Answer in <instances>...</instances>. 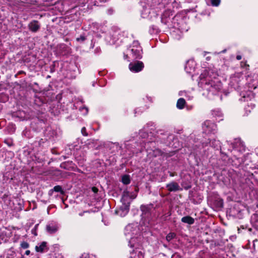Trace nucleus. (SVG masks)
I'll use <instances>...</instances> for the list:
<instances>
[{
	"label": "nucleus",
	"mask_w": 258,
	"mask_h": 258,
	"mask_svg": "<svg viewBox=\"0 0 258 258\" xmlns=\"http://www.w3.org/2000/svg\"><path fill=\"white\" fill-rule=\"evenodd\" d=\"M155 130V124L152 122H148L143 128L140 130L139 138L140 139H147L148 145L165 144L167 146H171L170 141H176L177 139L174 138V135L170 134L163 130ZM173 146V145H172Z\"/></svg>",
	"instance_id": "1"
},
{
	"label": "nucleus",
	"mask_w": 258,
	"mask_h": 258,
	"mask_svg": "<svg viewBox=\"0 0 258 258\" xmlns=\"http://www.w3.org/2000/svg\"><path fill=\"white\" fill-rule=\"evenodd\" d=\"M218 75L213 70H205L198 80V86L203 96L212 99L221 88V83L218 80Z\"/></svg>",
	"instance_id": "2"
},
{
	"label": "nucleus",
	"mask_w": 258,
	"mask_h": 258,
	"mask_svg": "<svg viewBox=\"0 0 258 258\" xmlns=\"http://www.w3.org/2000/svg\"><path fill=\"white\" fill-rule=\"evenodd\" d=\"M173 12L167 8L164 10L161 17V22L162 24L167 25L168 28H172L171 34L172 36L176 39H179L184 32L188 31L189 27L186 23L187 18L181 15H176L172 19Z\"/></svg>",
	"instance_id": "3"
},
{
	"label": "nucleus",
	"mask_w": 258,
	"mask_h": 258,
	"mask_svg": "<svg viewBox=\"0 0 258 258\" xmlns=\"http://www.w3.org/2000/svg\"><path fill=\"white\" fill-rule=\"evenodd\" d=\"M241 79L237 76H232L230 78V85L231 87L237 90L239 93V101L246 102L251 101L254 98V95L252 93V90H254L257 86V82L253 81L251 83H248L245 87L240 86Z\"/></svg>",
	"instance_id": "4"
},
{
	"label": "nucleus",
	"mask_w": 258,
	"mask_h": 258,
	"mask_svg": "<svg viewBox=\"0 0 258 258\" xmlns=\"http://www.w3.org/2000/svg\"><path fill=\"white\" fill-rule=\"evenodd\" d=\"M139 228L138 223L128 224L125 228L124 234L129 239L128 245L131 247L134 248L132 255L136 254V249L143 250L145 252L142 245L143 237L139 234Z\"/></svg>",
	"instance_id": "5"
},
{
	"label": "nucleus",
	"mask_w": 258,
	"mask_h": 258,
	"mask_svg": "<svg viewBox=\"0 0 258 258\" xmlns=\"http://www.w3.org/2000/svg\"><path fill=\"white\" fill-rule=\"evenodd\" d=\"M156 144H151L149 143L148 145L147 143V139H142L140 144L137 142L136 146V149L131 150L130 155L137 154L141 152L145 149L146 151L147 156L149 158L156 157L160 156H163V157H171L174 155V151L169 152L168 153H164L162 150L155 147Z\"/></svg>",
	"instance_id": "6"
},
{
	"label": "nucleus",
	"mask_w": 258,
	"mask_h": 258,
	"mask_svg": "<svg viewBox=\"0 0 258 258\" xmlns=\"http://www.w3.org/2000/svg\"><path fill=\"white\" fill-rule=\"evenodd\" d=\"M136 140L132 139L124 142L125 150L117 142H108L105 144V147L110 150L112 153L119 152L121 155H127V157H131L134 154L130 155L129 153H131V150L136 149Z\"/></svg>",
	"instance_id": "7"
},
{
	"label": "nucleus",
	"mask_w": 258,
	"mask_h": 258,
	"mask_svg": "<svg viewBox=\"0 0 258 258\" xmlns=\"http://www.w3.org/2000/svg\"><path fill=\"white\" fill-rule=\"evenodd\" d=\"M143 50L138 41H134L133 44L124 52L123 58L127 61L142 58Z\"/></svg>",
	"instance_id": "8"
},
{
	"label": "nucleus",
	"mask_w": 258,
	"mask_h": 258,
	"mask_svg": "<svg viewBox=\"0 0 258 258\" xmlns=\"http://www.w3.org/2000/svg\"><path fill=\"white\" fill-rule=\"evenodd\" d=\"M141 210L142 212L143 223L147 227H151L154 225L152 219L155 214V207L152 204L142 205Z\"/></svg>",
	"instance_id": "9"
},
{
	"label": "nucleus",
	"mask_w": 258,
	"mask_h": 258,
	"mask_svg": "<svg viewBox=\"0 0 258 258\" xmlns=\"http://www.w3.org/2000/svg\"><path fill=\"white\" fill-rule=\"evenodd\" d=\"M61 5L62 8L60 10L61 11L64 12L66 16L69 15L73 13L72 9L74 5L77 4L78 0H61Z\"/></svg>",
	"instance_id": "10"
},
{
	"label": "nucleus",
	"mask_w": 258,
	"mask_h": 258,
	"mask_svg": "<svg viewBox=\"0 0 258 258\" xmlns=\"http://www.w3.org/2000/svg\"><path fill=\"white\" fill-rule=\"evenodd\" d=\"M203 133L207 135L215 134L217 130V125L212 121L206 120L202 125Z\"/></svg>",
	"instance_id": "11"
},
{
	"label": "nucleus",
	"mask_w": 258,
	"mask_h": 258,
	"mask_svg": "<svg viewBox=\"0 0 258 258\" xmlns=\"http://www.w3.org/2000/svg\"><path fill=\"white\" fill-rule=\"evenodd\" d=\"M231 146L234 151H237L240 153H243L245 151L246 147L243 141L240 139H235L234 141L231 143Z\"/></svg>",
	"instance_id": "12"
},
{
	"label": "nucleus",
	"mask_w": 258,
	"mask_h": 258,
	"mask_svg": "<svg viewBox=\"0 0 258 258\" xmlns=\"http://www.w3.org/2000/svg\"><path fill=\"white\" fill-rule=\"evenodd\" d=\"M136 196L127 190H124L122 195V198L121 199V202L122 204L130 206L131 202L132 200L136 198Z\"/></svg>",
	"instance_id": "13"
},
{
	"label": "nucleus",
	"mask_w": 258,
	"mask_h": 258,
	"mask_svg": "<svg viewBox=\"0 0 258 258\" xmlns=\"http://www.w3.org/2000/svg\"><path fill=\"white\" fill-rule=\"evenodd\" d=\"M128 68L131 72L133 73H138L143 69L144 64L142 61H137L131 62L129 64Z\"/></svg>",
	"instance_id": "14"
},
{
	"label": "nucleus",
	"mask_w": 258,
	"mask_h": 258,
	"mask_svg": "<svg viewBox=\"0 0 258 258\" xmlns=\"http://www.w3.org/2000/svg\"><path fill=\"white\" fill-rule=\"evenodd\" d=\"M119 33L118 32H113L112 34H107L105 37V41L109 45H113L116 43L118 40Z\"/></svg>",
	"instance_id": "15"
},
{
	"label": "nucleus",
	"mask_w": 258,
	"mask_h": 258,
	"mask_svg": "<svg viewBox=\"0 0 258 258\" xmlns=\"http://www.w3.org/2000/svg\"><path fill=\"white\" fill-rule=\"evenodd\" d=\"M28 27L31 32L36 33L40 29L41 25L38 21L33 20L28 24Z\"/></svg>",
	"instance_id": "16"
},
{
	"label": "nucleus",
	"mask_w": 258,
	"mask_h": 258,
	"mask_svg": "<svg viewBox=\"0 0 258 258\" xmlns=\"http://www.w3.org/2000/svg\"><path fill=\"white\" fill-rule=\"evenodd\" d=\"M59 229L58 224L54 221L49 223L46 226V230L50 234L55 233Z\"/></svg>",
	"instance_id": "17"
},
{
	"label": "nucleus",
	"mask_w": 258,
	"mask_h": 258,
	"mask_svg": "<svg viewBox=\"0 0 258 258\" xmlns=\"http://www.w3.org/2000/svg\"><path fill=\"white\" fill-rule=\"evenodd\" d=\"M196 62L193 59H189L186 62L185 66V71L187 73H191L195 71Z\"/></svg>",
	"instance_id": "18"
},
{
	"label": "nucleus",
	"mask_w": 258,
	"mask_h": 258,
	"mask_svg": "<svg viewBox=\"0 0 258 258\" xmlns=\"http://www.w3.org/2000/svg\"><path fill=\"white\" fill-rule=\"evenodd\" d=\"M166 187L167 188V189L170 192H175L182 190V188L180 187L179 184L174 181H172L167 184Z\"/></svg>",
	"instance_id": "19"
},
{
	"label": "nucleus",
	"mask_w": 258,
	"mask_h": 258,
	"mask_svg": "<svg viewBox=\"0 0 258 258\" xmlns=\"http://www.w3.org/2000/svg\"><path fill=\"white\" fill-rule=\"evenodd\" d=\"M130 206L122 204L119 209L116 211V213L121 217H124L128 212Z\"/></svg>",
	"instance_id": "20"
},
{
	"label": "nucleus",
	"mask_w": 258,
	"mask_h": 258,
	"mask_svg": "<svg viewBox=\"0 0 258 258\" xmlns=\"http://www.w3.org/2000/svg\"><path fill=\"white\" fill-rule=\"evenodd\" d=\"M212 115L213 117L219 121L223 120V114L220 109H215L212 111Z\"/></svg>",
	"instance_id": "21"
},
{
	"label": "nucleus",
	"mask_w": 258,
	"mask_h": 258,
	"mask_svg": "<svg viewBox=\"0 0 258 258\" xmlns=\"http://www.w3.org/2000/svg\"><path fill=\"white\" fill-rule=\"evenodd\" d=\"M210 144L211 146L213 147L214 148H217L220 146V142L219 141H217L215 139L213 140L212 141H210L208 142H203L202 146L203 147L208 146V144Z\"/></svg>",
	"instance_id": "22"
},
{
	"label": "nucleus",
	"mask_w": 258,
	"mask_h": 258,
	"mask_svg": "<svg viewBox=\"0 0 258 258\" xmlns=\"http://www.w3.org/2000/svg\"><path fill=\"white\" fill-rule=\"evenodd\" d=\"M213 204L218 208H221L223 206V201L219 196H216L213 200Z\"/></svg>",
	"instance_id": "23"
},
{
	"label": "nucleus",
	"mask_w": 258,
	"mask_h": 258,
	"mask_svg": "<svg viewBox=\"0 0 258 258\" xmlns=\"http://www.w3.org/2000/svg\"><path fill=\"white\" fill-rule=\"evenodd\" d=\"M181 221L182 222L187 223L189 225H192L195 223V219L189 216L183 217Z\"/></svg>",
	"instance_id": "24"
},
{
	"label": "nucleus",
	"mask_w": 258,
	"mask_h": 258,
	"mask_svg": "<svg viewBox=\"0 0 258 258\" xmlns=\"http://www.w3.org/2000/svg\"><path fill=\"white\" fill-rule=\"evenodd\" d=\"M171 2L172 0H158V6L157 8H165L166 6H167V5H168Z\"/></svg>",
	"instance_id": "25"
},
{
	"label": "nucleus",
	"mask_w": 258,
	"mask_h": 258,
	"mask_svg": "<svg viewBox=\"0 0 258 258\" xmlns=\"http://www.w3.org/2000/svg\"><path fill=\"white\" fill-rule=\"evenodd\" d=\"M46 242H42L39 245H36L35 246V250L37 252H43L44 249L46 247Z\"/></svg>",
	"instance_id": "26"
},
{
	"label": "nucleus",
	"mask_w": 258,
	"mask_h": 258,
	"mask_svg": "<svg viewBox=\"0 0 258 258\" xmlns=\"http://www.w3.org/2000/svg\"><path fill=\"white\" fill-rule=\"evenodd\" d=\"M185 104V101L183 98H179L176 103V107L179 109H182L184 108Z\"/></svg>",
	"instance_id": "27"
},
{
	"label": "nucleus",
	"mask_w": 258,
	"mask_h": 258,
	"mask_svg": "<svg viewBox=\"0 0 258 258\" xmlns=\"http://www.w3.org/2000/svg\"><path fill=\"white\" fill-rule=\"evenodd\" d=\"M255 105L253 103H250V105L248 104L244 108L245 113L244 115H248L251 112V109H253Z\"/></svg>",
	"instance_id": "28"
},
{
	"label": "nucleus",
	"mask_w": 258,
	"mask_h": 258,
	"mask_svg": "<svg viewBox=\"0 0 258 258\" xmlns=\"http://www.w3.org/2000/svg\"><path fill=\"white\" fill-rule=\"evenodd\" d=\"M130 258H144V252L143 250H139L137 249L135 256L134 257L131 256Z\"/></svg>",
	"instance_id": "29"
},
{
	"label": "nucleus",
	"mask_w": 258,
	"mask_h": 258,
	"mask_svg": "<svg viewBox=\"0 0 258 258\" xmlns=\"http://www.w3.org/2000/svg\"><path fill=\"white\" fill-rule=\"evenodd\" d=\"M121 181L124 184H128L131 182L130 176L125 174L121 177Z\"/></svg>",
	"instance_id": "30"
},
{
	"label": "nucleus",
	"mask_w": 258,
	"mask_h": 258,
	"mask_svg": "<svg viewBox=\"0 0 258 258\" xmlns=\"http://www.w3.org/2000/svg\"><path fill=\"white\" fill-rule=\"evenodd\" d=\"M175 233L173 232H170L167 235L166 239L168 241H170L172 239H173L175 237Z\"/></svg>",
	"instance_id": "31"
},
{
	"label": "nucleus",
	"mask_w": 258,
	"mask_h": 258,
	"mask_svg": "<svg viewBox=\"0 0 258 258\" xmlns=\"http://www.w3.org/2000/svg\"><path fill=\"white\" fill-rule=\"evenodd\" d=\"M53 190L55 192H59L61 194L64 193L62 189V187L60 185H56L53 188Z\"/></svg>",
	"instance_id": "32"
},
{
	"label": "nucleus",
	"mask_w": 258,
	"mask_h": 258,
	"mask_svg": "<svg viewBox=\"0 0 258 258\" xmlns=\"http://www.w3.org/2000/svg\"><path fill=\"white\" fill-rule=\"evenodd\" d=\"M86 37L84 35H82L79 37H77L76 38L77 41L80 42V43L84 42L86 40Z\"/></svg>",
	"instance_id": "33"
},
{
	"label": "nucleus",
	"mask_w": 258,
	"mask_h": 258,
	"mask_svg": "<svg viewBox=\"0 0 258 258\" xmlns=\"http://www.w3.org/2000/svg\"><path fill=\"white\" fill-rule=\"evenodd\" d=\"M211 2L213 6L217 7L220 5L221 0H211Z\"/></svg>",
	"instance_id": "34"
},
{
	"label": "nucleus",
	"mask_w": 258,
	"mask_h": 258,
	"mask_svg": "<svg viewBox=\"0 0 258 258\" xmlns=\"http://www.w3.org/2000/svg\"><path fill=\"white\" fill-rule=\"evenodd\" d=\"M21 246L24 249H26L29 247V244L28 242L23 241L21 243Z\"/></svg>",
	"instance_id": "35"
},
{
	"label": "nucleus",
	"mask_w": 258,
	"mask_h": 258,
	"mask_svg": "<svg viewBox=\"0 0 258 258\" xmlns=\"http://www.w3.org/2000/svg\"><path fill=\"white\" fill-rule=\"evenodd\" d=\"M39 224H36L34 226V227L31 230V232L33 234H34L35 236H36L37 235L36 231L38 228Z\"/></svg>",
	"instance_id": "36"
},
{
	"label": "nucleus",
	"mask_w": 258,
	"mask_h": 258,
	"mask_svg": "<svg viewBox=\"0 0 258 258\" xmlns=\"http://www.w3.org/2000/svg\"><path fill=\"white\" fill-rule=\"evenodd\" d=\"M80 110L82 112L84 115H86L88 113V110L86 107H81L80 108Z\"/></svg>",
	"instance_id": "37"
},
{
	"label": "nucleus",
	"mask_w": 258,
	"mask_h": 258,
	"mask_svg": "<svg viewBox=\"0 0 258 258\" xmlns=\"http://www.w3.org/2000/svg\"><path fill=\"white\" fill-rule=\"evenodd\" d=\"M81 133L82 134V135L84 136H88V134L86 132V127H83L82 130H81Z\"/></svg>",
	"instance_id": "38"
},
{
	"label": "nucleus",
	"mask_w": 258,
	"mask_h": 258,
	"mask_svg": "<svg viewBox=\"0 0 258 258\" xmlns=\"http://www.w3.org/2000/svg\"><path fill=\"white\" fill-rule=\"evenodd\" d=\"M179 95L180 96H185V97H187V93L184 91H180Z\"/></svg>",
	"instance_id": "39"
},
{
	"label": "nucleus",
	"mask_w": 258,
	"mask_h": 258,
	"mask_svg": "<svg viewBox=\"0 0 258 258\" xmlns=\"http://www.w3.org/2000/svg\"><path fill=\"white\" fill-rule=\"evenodd\" d=\"M92 191L94 193L96 194V193H97V192H98V188H97V187H96L94 186V187H92Z\"/></svg>",
	"instance_id": "40"
},
{
	"label": "nucleus",
	"mask_w": 258,
	"mask_h": 258,
	"mask_svg": "<svg viewBox=\"0 0 258 258\" xmlns=\"http://www.w3.org/2000/svg\"><path fill=\"white\" fill-rule=\"evenodd\" d=\"M53 192H54V190H53V188H52V189H50V190H49V191H48V195H49V196H52V194H53Z\"/></svg>",
	"instance_id": "41"
},
{
	"label": "nucleus",
	"mask_w": 258,
	"mask_h": 258,
	"mask_svg": "<svg viewBox=\"0 0 258 258\" xmlns=\"http://www.w3.org/2000/svg\"><path fill=\"white\" fill-rule=\"evenodd\" d=\"M87 212H88V211H84V212H81V213H80L79 214V215L80 216H83L84 215V214L85 213H87Z\"/></svg>",
	"instance_id": "42"
},
{
	"label": "nucleus",
	"mask_w": 258,
	"mask_h": 258,
	"mask_svg": "<svg viewBox=\"0 0 258 258\" xmlns=\"http://www.w3.org/2000/svg\"><path fill=\"white\" fill-rule=\"evenodd\" d=\"M30 251L29 250H27L25 251V254L26 255H29V254H30Z\"/></svg>",
	"instance_id": "43"
},
{
	"label": "nucleus",
	"mask_w": 258,
	"mask_h": 258,
	"mask_svg": "<svg viewBox=\"0 0 258 258\" xmlns=\"http://www.w3.org/2000/svg\"><path fill=\"white\" fill-rule=\"evenodd\" d=\"M241 58H242V57L240 55H238L236 56V59L237 60H240L241 59Z\"/></svg>",
	"instance_id": "44"
},
{
	"label": "nucleus",
	"mask_w": 258,
	"mask_h": 258,
	"mask_svg": "<svg viewBox=\"0 0 258 258\" xmlns=\"http://www.w3.org/2000/svg\"><path fill=\"white\" fill-rule=\"evenodd\" d=\"M112 12H113L112 10L110 9V10H108V14H111L112 13Z\"/></svg>",
	"instance_id": "45"
},
{
	"label": "nucleus",
	"mask_w": 258,
	"mask_h": 258,
	"mask_svg": "<svg viewBox=\"0 0 258 258\" xmlns=\"http://www.w3.org/2000/svg\"><path fill=\"white\" fill-rule=\"evenodd\" d=\"M147 99H148L150 101H152V98H151V97H148V96H147Z\"/></svg>",
	"instance_id": "46"
},
{
	"label": "nucleus",
	"mask_w": 258,
	"mask_h": 258,
	"mask_svg": "<svg viewBox=\"0 0 258 258\" xmlns=\"http://www.w3.org/2000/svg\"><path fill=\"white\" fill-rule=\"evenodd\" d=\"M257 218V215H255V214L253 215L252 216V218Z\"/></svg>",
	"instance_id": "47"
},
{
	"label": "nucleus",
	"mask_w": 258,
	"mask_h": 258,
	"mask_svg": "<svg viewBox=\"0 0 258 258\" xmlns=\"http://www.w3.org/2000/svg\"><path fill=\"white\" fill-rule=\"evenodd\" d=\"M142 17L143 18H146L147 16H145V15H144V14L143 13H142Z\"/></svg>",
	"instance_id": "48"
},
{
	"label": "nucleus",
	"mask_w": 258,
	"mask_h": 258,
	"mask_svg": "<svg viewBox=\"0 0 258 258\" xmlns=\"http://www.w3.org/2000/svg\"><path fill=\"white\" fill-rule=\"evenodd\" d=\"M170 215H171V213H170V212H168V213H167V216H170Z\"/></svg>",
	"instance_id": "49"
},
{
	"label": "nucleus",
	"mask_w": 258,
	"mask_h": 258,
	"mask_svg": "<svg viewBox=\"0 0 258 258\" xmlns=\"http://www.w3.org/2000/svg\"><path fill=\"white\" fill-rule=\"evenodd\" d=\"M226 49H224L223 50H222L221 52V53H224L225 52H226Z\"/></svg>",
	"instance_id": "50"
},
{
	"label": "nucleus",
	"mask_w": 258,
	"mask_h": 258,
	"mask_svg": "<svg viewBox=\"0 0 258 258\" xmlns=\"http://www.w3.org/2000/svg\"><path fill=\"white\" fill-rule=\"evenodd\" d=\"M170 175L171 176H173V174L172 173H170Z\"/></svg>",
	"instance_id": "51"
},
{
	"label": "nucleus",
	"mask_w": 258,
	"mask_h": 258,
	"mask_svg": "<svg viewBox=\"0 0 258 258\" xmlns=\"http://www.w3.org/2000/svg\"><path fill=\"white\" fill-rule=\"evenodd\" d=\"M191 153H192V152H191ZM193 153H195L196 154H197V153L196 152L194 151Z\"/></svg>",
	"instance_id": "52"
},
{
	"label": "nucleus",
	"mask_w": 258,
	"mask_h": 258,
	"mask_svg": "<svg viewBox=\"0 0 258 258\" xmlns=\"http://www.w3.org/2000/svg\"><path fill=\"white\" fill-rule=\"evenodd\" d=\"M209 59H210V58H209V57H207V60H209Z\"/></svg>",
	"instance_id": "53"
}]
</instances>
